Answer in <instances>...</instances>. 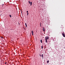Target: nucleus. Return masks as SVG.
Wrapping results in <instances>:
<instances>
[{
    "instance_id": "obj_1",
    "label": "nucleus",
    "mask_w": 65,
    "mask_h": 65,
    "mask_svg": "<svg viewBox=\"0 0 65 65\" xmlns=\"http://www.w3.org/2000/svg\"><path fill=\"white\" fill-rule=\"evenodd\" d=\"M45 41L47 43V37H45Z\"/></svg>"
},
{
    "instance_id": "obj_2",
    "label": "nucleus",
    "mask_w": 65,
    "mask_h": 65,
    "mask_svg": "<svg viewBox=\"0 0 65 65\" xmlns=\"http://www.w3.org/2000/svg\"><path fill=\"white\" fill-rule=\"evenodd\" d=\"M62 35L63 36V37H65V34L64 33H62Z\"/></svg>"
},
{
    "instance_id": "obj_3",
    "label": "nucleus",
    "mask_w": 65,
    "mask_h": 65,
    "mask_svg": "<svg viewBox=\"0 0 65 65\" xmlns=\"http://www.w3.org/2000/svg\"><path fill=\"white\" fill-rule=\"evenodd\" d=\"M31 33H32V35H33L34 33H33V30L31 31Z\"/></svg>"
},
{
    "instance_id": "obj_4",
    "label": "nucleus",
    "mask_w": 65,
    "mask_h": 65,
    "mask_svg": "<svg viewBox=\"0 0 65 65\" xmlns=\"http://www.w3.org/2000/svg\"><path fill=\"white\" fill-rule=\"evenodd\" d=\"M32 5V2H31L30 3V6H31Z\"/></svg>"
},
{
    "instance_id": "obj_5",
    "label": "nucleus",
    "mask_w": 65,
    "mask_h": 65,
    "mask_svg": "<svg viewBox=\"0 0 65 65\" xmlns=\"http://www.w3.org/2000/svg\"><path fill=\"white\" fill-rule=\"evenodd\" d=\"M42 59H43V54H42Z\"/></svg>"
},
{
    "instance_id": "obj_6",
    "label": "nucleus",
    "mask_w": 65,
    "mask_h": 65,
    "mask_svg": "<svg viewBox=\"0 0 65 65\" xmlns=\"http://www.w3.org/2000/svg\"><path fill=\"white\" fill-rule=\"evenodd\" d=\"M43 31H45V29H44V28H43Z\"/></svg>"
},
{
    "instance_id": "obj_7",
    "label": "nucleus",
    "mask_w": 65,
    "mask_h": 65,
    "mask_svg": "<svg viewBox=\"0 0 65 65\" xmlns=\"http://www.w3.org/2000/svg\"><path fill=\"white\" fill-rule=\"evenodd\" d=\"M25 25L26 26V28H27V24H26V23H25Z\"/></svg>"
},
{
    "instance_id": "obj_8",
    "label": "nucleus",
    "mask_w": 65,
    "mask_h": 65,
    "mask_svg": "<svg viewBox=\"0 0 65 65\" xmlns=\"http://www.w3.org/2000/svg\"><path fill=\"white\" fill-rule=\"evenodd\" d=\"M28 3L29 4H30L31 3V2L29 1H28Z\"/></svg>"
},
{
    "instance_id": "obj_9",
    "label": "nucleus",
    "mask_w": 65,
    "mask_h": 65,
    "mask_svg": "<svg viewBox=\"0 0 65 65\" xmlns=\"http://www.w3.org/2000/svg\"><path fill=\"white\" fill-rule=\"evenodd\" d=\"M48 38H48V37L47 36V39H48Z\"/></svg>"
},
{
    "instance_id": "obj_10",
    "label": "nucleus",
    "mask_w": 65,
    "mask_h": 65,
    "mask_svg": "<svg viewBox=\"0 0 65 65\" xmlns=\"http://www.w3.org/2000/svg\"><path fill=\"white\" fill-rule=\"evenodd\" d=\"M47 63H49V61L48 60L47 61Z\"/></svg>"
},
{
    "instance_id": "obj_11",
    "label": "nucleus",
    "mask_w": 65,
    "mask_h": 65,
    "mask_svg": "<svg viewBox=\"0 0 65 65\" xmlns=\"http://www.w3.org/2000/svg\"><path fill=\"white\" fill-rule=\"evenodd\" d=\"M41 43H42V40H41Z\"/></svg>"
},
{
    "instance_id": "obj_12",
    "label": "nucleus",
    "mask_w": 65,
    "mask_h": 65,
    "mask_svg": "<svg viewBox=\"0 0 65 65\" xmlns=\"http://www.w3.org/2000/svg\"><path fill=\"white\" fill-rule=\"evenodd\" d=\"M41 48L42 49L43 48V46H41Z\"/></svg>"
},
{
    "instance_id": "obj_13",
    "label": "nucleus",
    "mask_w": 65,
    "mask_h": 65,
    "mask_svg": "<svg viewBox=\"0 0 65 65\" xmlns=\"http://www.w3.org/2000/svg\"><path fill=\"white\" fill-rule=\"evenodd\" d=\"M29 14V13H27V15H28V14Z\"/></svg>"
},
{
    "instance_id": "obj_14",
    "label": "nucleus",
    "mask_w": 65,
    "mask_h": 65,
    "mask_svg": "<svg viewBox=\"0 0 65 65\" xmlns=\"http://www.w3.org/2000/svg\"><path fill=\"white\" fill-rule=\"evenodd\" d=\"M10 17L11 18V15H10Z\"/></svg>"
},
{
    "instance_id": "obj_15",
    "label": "nucleus",
    "mask_w": 65,
    "mask_h": 65,
    "mask_svg": "<svg viewBox=\"0 0 65 65\" xmlns=\"http://www.w3.org/2000/svg\"><path fill=\"white\" fill-rule=\"evenodd\" d=\"M27 13H28V11H27Z\"/></svg>"
},
{
    "instance_id": "obj_16",
    "label": "nucleus",
    "mask_w": 65,
    "mask_h": 65,
    "mask_svg": "<svg viewBox=\"0 0 65 65\" xmlns=\"http://www.w3.org/2000/svg\"><path fill=\"white\" fill-rule=\"evenodd\" d=\"M4 5V4H3L2 5Z\"/></svg>"
},
{
    "instance_id": "obj_17",
    "label": "nucleus",
    "mask_w": 65,
    "mask_h": 65,
    "mask_svg": "<svg viewBox=\"0 0 65 65\" xmlns=\"http://www.w3.org/2000/svg\"><path fill=\"white\" fill-rule=\"evenodd\" d=\"M6 64V63H5V64Z\"/></svg>"
},
{
    "instance_id": "obj_18",
    "label": "nucleus",
    "mask_w": 65,
    "mask_h": 65,
    "mask_svg": "<svg viewBox=\"0 0 65 65\" xmlns=\"http://www.w3.org/2000/svg\"><path fill=\"white\" fill-rule=\"evenodd\" d=\"M40 56H41V55H40Z\"/></svg>"
},
{
    "instance_id": "obj_19",
    "label": "nucleus",
    "mask_w": 65,
    "mask_h": 65,
    "mask_svg": "<svg viewBox=\"0 0 65 65\" xmlns=\"http://www.w3.org/2000/svg\"><path fill=\"white\" fill-rule=\"evenodd\" d=\"M19 25H20V24H19Z\"/></svg>"
}]
</instances>
